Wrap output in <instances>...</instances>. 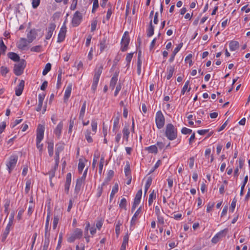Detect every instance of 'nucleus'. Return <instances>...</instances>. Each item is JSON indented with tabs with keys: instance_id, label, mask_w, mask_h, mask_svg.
<instances>
[{
	"instance_id": "1",
	"label": "nucleus",
	"mask_w": 250,
	"mask_h": 250,
	"mask_svg": "<svg viewBox=\"0 0 250 250\" xmlns=\"http://www.w3.org/2000/svg\"><path fill=\"white\" fill-rule=\"evenodd\" d=\"M44 129V125H39L37 129L36 146L41 154L43 149V144L41 143L43 139Z\"/></svg>"
},
{
	"instance_id": "2",
	"label": "nucleus",
	"mask_w": 250,
	"mask_h": 250,
	"mask_svg": "<svg viewBox=\"0 0 250 250\" xmlns=\"http://www.w3.org/2000/svg\"><path fill=\"white\" fill-rule=\"evenodd\" d=\"M103 69V66L102 64L97 65L95 68L93 83L91 85V89L94 92H95L97 89V85Z\"/></svg>"
},
{
	"instance_id": "3",
	"label": "nucleus",
	"mask_w": 250,
	"mask_h": 250,
	"mask_svg": "<svg viewBox=\"0 0 250 250\" xmlns=\"http://www.w3.org/2000/svg\"><path fill=\"white\" fill-rule=\"evenodd\" d=\"M165 135L168 139L173 140L177 136V129L172 124H168L166 125Z\"/></svg>"
},
{
	"instance_id": "4",
	"label": "nucleus",
	"mask_w": 250,
	"mask_h": 250,
	"mask_svg": "<svg viewBox=\"0 0 250 250\" xmlns=\"http://www.w3.org/2000/svg\"><path fill=\"white\" fill-rule=\"evenodd\" d=\"M26 66V62L24 60H21L19 63L15 64L14 67V73L17 76L21 75Z\"/></svg>"
},
{
	"instance_id": "5",
	"label": "nucleus",
	"mask_w": 250,
	"mask_h": 250,
	"mask_svg": "<svg viewBox=\"0 0 250 250\" xmlns=\"http://www.w3.org/2000/svg\"><path fill=\"white\" fill-rule=\"evenodd\" d=\"M14 218V213L12 212L10 214L9 218V222L7 225V226L4 230L3 233L1 235V241L4 242L9 233L10 228L11 226L13 225V220Z\"/></svg>"
},
{
	"instance_id": "6",
	"label": "nucleus",
	"mask_w": 250,
	"mask_h": 250,
	"mask_svg": "<svg viewBox=\"0 0 250 250\" xmlns=\"http://www.w3.org/2000/svg\"><path fill=\"white\" fill-rule=\"evenodd\" d=\"M83 233V231L81 229H75L70 236L67 238V242L73 243L75 240L81 239L82 237Z\"/></svg>"
},
{
	"instance_id": "7",
	"label": "nucleus",
	"mask_w": 250,
	"mask_h": 250,
	"mask_svg": "<svg viewBox=\"0 0 250 250\" xmlns=\"http://www.w3.org/2000/svg\"><path fill=\"white\" fill-rule=\"evenodd\" d=\"M165 117L161 111L156 112L155 116V123L157 127L160 129L162 128L165 125Z\"/></svg>"
},
{
	"instance_id": "8",
	"label": "nucleus",
	"mask_w": 250,
	"mask_h": 250,
	"mask_svg": "<svg viewBox=\"0 0 250 250\" xmlns=\"http://www.w3.org/2000/svg\"><path fill=\"white\" fill-rule=\"evenodd\" d=\"M18 156L16 155L11 156L9 158L6 163V167L9 173L11 172L12 170L16 166Z\"/></svg>"
},
{
	"instance_id": "9",
	"label": "nucleus",
	"mask_w": 250,
	"mask_h": 250,
	"mask_svg": "<svg viewBox=\"0 0 250 250\" xmlns=\"http://www.w3.org/2000/svg\"><path fill=\"white\" fill-rule=\"evenodd\" d=\"M82 20V15L78 11H76L74 14L72 20V25L74 27L78 26Z\"/></svg>"
},
{
	"instance_id": "10",
	"label": "nucleus",
	"mask_w": 250,
	"mask_h": 250,
	"mask_svg": "<svg viewBox=\"0 0 250 250\" xmlns=\"http://www.w3.org/2000/svg\"><path fill=\"white\" fill-rule=\"evenodd\" d=\"M142 195V189L139 190L136 194L135 198L134 199L133 204L131 210L132 211L135 209L137 206L140 204L141 197Z\"/></svg>"
},
{
	"instance_id": "11",
	"label": "nucleus",
	"mask_w": 250,
	"mask_h": 250,
	"mask_svg": "<svg viewBox=\"0 0 250 250\" xmlns=\"http://www.w3.org/2000/svg\"><path fill=\"white\" fill-rule=\"evenodd\" d=\"M130 42L129 38L128 36H123L121 41V50L123 52L127 49L128 45Z\"/></svg>"
},
{
	"instance_id": "12",
	"label": "nucleus",
	"mask_w": 250,
	"mask_h": 250,
	"mask_svg": "<svg viewBox=\"0 0 250 250\" xmlns=\"http://www.w3.org/2000/svg\"><path fill=\"white\" fill-rule=\"evenodd\" d=\"M66 32V27L65 25H63L62 26L60 32L59 33L57 39L58 42H62L65 39Z\"/></svg>"
},
{
	"instance_id": "13",
	"label": "nucleus",
	"mask_w": 250,
	"mask_h": 250,
	"mask_svg": "<svg viewBox=\"0 0 250 250\" xmlns=\"http://www.w3.org/2000/svg\"><path fill=\"white\" fill-rule=\"evenodd\" d=\"M56 28V25L54 23H50L47 29V33L45 36L46 40H49L53 35V33Z\"/></svg>"
},
{
	"instance_id": "14",
	"label": "nucleus",
	"mask_w": 250,
	"mask_h": 250,
	"mask_svg": "<svg viewBox=\"0 0 250 250\" xmlns=\"http://www.w3.org/2000/svg\"><path fill=\"white\" fill-rule=\"evenodd\" d=\"M24 87V81L21 80L20 83L15 88V94L17 96L21 95Z\"/></svg>"
},
{
	"instance_id": "15",
	"label": "nucleus",
	"mask_w": 250,
	"mask_h": 250,
	"mask_svg": "<svg viewBox=\"0 0 250 250\" xmlns=\"http://www.w3.org/2000/svg\"><path fill=\"white\" fill-rule=\"evenodd\" d=\"M72 87V83H69L66 87V89H65V92H64V97H63L64 101L65 102L68 100V98L70 97V96L71 95Z\"/></svg>"
},
{
	"instance_id": "16",
	"label": "nucleus",
	"mask_w": 250,
	"mask_h": 250,
	"mask_svg": "<svg viewBox=\"0 0 250 250\" xmlns=\"http://www.w3.org/2000/svg\"><path fill=\"white\" fill-rule=\"evenodd\" d=\"M37 35L36 30L35 29H31L27 35L28 43L32 42L36 39Z\"/></svg>"
},
{
	"instance_id": "17",
	"label": "nucleus",
	"mask_w": 250,
	"mask_h": 250,
	"mask_svg": "<svg viewBox=\"0 0 250 250\" xmlns=\"http://www.w3.org/2000/svg\"><path fill=\"white\" fill-rule=\"evenodd\" d=\"M71 173H68L66 176V181L64 185V190L68 193L69 192V188L71 182Z\"/></svg>"
},
{
	"instance_id": "18",
	"label": "nucleus",
	"mask_w": 250,
	"mask_h": 250,
	"mask_svg": "<svg viewBox=\"0 0 250 250\" xmlns=\"http://www.w3.org/2000/svg\"><path fill=\"white\" fill-rule=\"evenodd\" d=\"M63 127L62 122H60L54 130V133L56 135L58 139L60 138L61 136L62 129Z\"/></svg>"
},
{
	"instance_id": "19",
	"label": "nucleus",
	"mask_w": 250,
	"mask_h": 250,
	"mask_svg": "<svg viewBox=\"0 0 250 250\" xmlns=\"http://www.w3.org/2000/svg\"><path fill=\"white\" fill-rule=\"evenodd\" d=\"M28 40L21 38L17 43V47L20 49H24L28 45Z\"/></svg>"
},
{
	"instance_id": "20",
	"label": "nucleus",
	"mask_w": 250,
	"mask_h": 250,
	"mask_svg": "<svg viewBox=\"0 0 250 250\" xmlns=\"http://www.w3.org/2000/svg\"><path fill=\"white\" fill-rule=\"evenodd\" d=\"M165 212L162 209L160 211H158L155 213V215L157 218L158 223L161 225H164L165 223L164 214Z\"/></svg>"
},
{
	"instance_id": "21",
	"label": "nucleus",
	"mask_w": 250,
	"mask_h": 250,
	"mask_svg": "<svg viewBox=\"0 0 250 250\" xmlns=\"http://www.w3.org/2000/svg\"><path fill=\"white\" fill-rule=\"evenodd\" d=\"M123 134L124 139L126 141H128L129 135L130 134L129 131V125H125L123 129Z\"/></svg>"
},
{
	"instance_id": "22",
	"label": "nucleus",
	"mask_w": 250,
	"mask_h": 250,
	"mask_svg": "<svg viewBox=\"0 0 250 250\" xmlns=\"http://www.w3.org/2000/svg\"><path fill=\"white\" fill-rule=\"evenodd\" d=\"M119 121H120V116L118 115L115 117L113 120V126L112 131L115 133L119 130Z\"/></svg>"
},
{
	"instance_id": "23",
	"label": "nucleus",
	"mask_w": 250,
	"mask_h": 250,
	"mask_svg": "<svg viewBox=\"0 0 250 250\" xmlns=\"http://www.w3.org/2000/svg\"><path fill=\"white\" fill-rule=\"evenodd\" d=\"M86 107V101H85L83 103L82 106L81 107L80 113H79V119L83 121L84 117Z\"/></svg>"
},
{
	"instance_id": "24",
	"label": "nucleus",
	"mask_w": 250,
	"mask_h": 250,
	"mask_svg": "<svg viewBox=\"0 0 250 250\" xmlns=\"http://www.w3.org/2000/svg\"><path fill=\"white\" fill-rule=\"evenodd\" d=\"M8 57L14 62H17L21 61L20 56L16 53L10 52L7 54Z\"/></svg>"
},
{
	"instance_id": "25",
	"label": "nucleus",
	"mask_w": 250,
	"mask_h": 250,
	"mask_svg": "<svg viewBox=\"0 0 250 250\" xmlns=\"http://www.w3.org/2000/svg\"><path fill=\"white\" fill-rule=\"evenodd\" d=\"M141 212V208L140 207L138 208L136 212H135L134 214L132 217V219L130 221V224L131 225H133L135 224L136 221H137L138 217L140 214Z\"/></svg>"
},
{
	"instance_id": "26",
	"label": "nucleus",
	"mask_w": 250,
	"mask_h": 250,
	"mask_svg": "<svg viewBox=\"0 0 250 250\" xmlns=\"http://www.w3.org/2000/svg\"><path fill=\"white\" fill-rule=\"evenodd\" d=\"M118 74H114L112 77L111 79L110 82V84H109V87L112 89L113 90L115 88V86L117 83V81H118Z\"/></svg>"
},
{
	"instance_id": "27",
	"label": "nucleus",
	"mask_w": 250,
	"mask_h": 250,
	"mask_svg": "<svg viewBox=\"0 0 250 250\" xmlns=\"http://www.w3.org/2000/svg\"><path fill=\"white\" fill-rule=\"evenodd\" d=\"M239 46V42L237 41H232L229 43V49L231 51L236 50Z\"/></svg>"
},
{
	"instance_id": "28",
	"label": "nucleus",
	"mask_w": 250,
	"mask_h": 250,
	"mask_svg": "<svg viewBox=\"0 0 250 250\" xmlns=\"http://www.w3.org/2000/svg\"><path fill=\"white\" fill-rule=\"evenodd\" d=\"M154 27L152 25V20H150V21L149 22V25L147 29V36L148 37H151L154 34Z\"/></svg>"
},
{
	"instance_id": "29",
	"label": "nucleus",
	"mask_w": 250,
	"mask_h": 250,
	"mask_svg": "<svg viewBox=\"0 0 250 250\" xmlns=\"http://www.w3.org/2000/svg\"><path fill=\"white\" fill-rule=\"evenodd\" d=\"M174 71V66L173 65H169L167 67V75L166 78L167 80H169L173 76Z\"/></svg>"
},
{
	"instance_id": "30",
	"label": "nucleus",
	"mask_w": 250,
	"mask_h": 250,
	"mask_svg": "<svg viewBox=\"0 0 250 250\" xmlns=\"http://www.w3.org/2000/svg\"><path fill=\"white\" fill-rule=\"evenodd\" d=\"M47 144L48 154L50 157H52L54 153V143L53 141H50L48 142Z\"/></svg>"
},
{
	"instance_id": "31",
	"label": "nucleus",
	"mask_w": 250,
	"mask_h": 250,
	"mask_svg": "<svg viewBox=\"0 0 250 250\" xmlns=\"http://www.w3.org/2000/svg\"><path fill=\"white\" fill-rule=\"evenodd\" d=\"M145 149L149 153L157 154L158 152V147L156 145H152L145 148Z\"/></svg>"
},
{
	"instance_id": "32",
	"label": "nucleus",
	"mask_w": 250,
	"mask_h": 250,
	"mask_svg": "<svg viewBox=\"0 0 250 250\" xmlns=\"http://www.w3.org/2000/svg\"><path fill=\"white\" fill-rule=\"evenodd\" d=\"M106 38L104 37L100 41V50L101 52H102L106 47Z\"/></svg>"
},
{
	"instance_id": "33",
	"label": "nucleus",
	"mask_w": 250,
	"mask_h": 250,
	"mask_svg": "<svg viewBox=\"0 0 250 250\" xmlns=\"http://www.w3.org/2000/svg\"><path fill=\"white\" fill-rule=\"evenodd\" d=\"M224 230H222L217 234H216L211 239V242L214 244H216L219 241L222 235Z\"/></svg>"
},
{
	"instance_id": "34",
	"label": "nucleus",
	"mask_w": 250,
	"mask_h": 250,
	"mask_svg": "<svg viewBox=\"0 0 250 250\" xmlns=\"http://www.w3.org/2000/svg\"><path fill=\"white\" fill-rule=\"evenodd\" d=\"M118 188H119V187H118V184L115 183L114 186L112 188V191L110 193V201H111L113 199L115 194L118 192Z\"/></svg>"
},
{
	"instance_id": "35",
	"label": "nucleus",
	"mask_w": 250,
	"mask_h": 250,
	"mask_svg": "<svg viewBox=\"0 0 250 250\" xmlns=\"http://www.w3.org/2000/svg\"><path fill=\"white\" fill-rule=\"evenodd\" d=\"M91 131L89 129H87L84 133L85 139L87 141L88 143H92L93 140L91 136Z\"/></svg>"
},
{
	"instance_id": "36",
	"label": "nucleus",
	"mask_w": 250,
	"mask_h": 250,
	"mask_svg": "<svg viewBox=\"0 0 250 250\" xmlns=\"http://www.w3.org/2000/svg\"><path fill=\"white\" fill-rule=\"evenodd\" d=\"M124 171L125 176L127 177H130L131 176V171L129 162L126 163L124 168Z\"/></svg>"
},
{
	"instance_id": "37",
	"label": "nucleus",
	"mask_w": 250,
	"mask_h": 250,
	"mask_svg": "<svg viewBox=\"0 0 250 250\" xmlns=\"http://www.w3.org/2000/svg\"><path fill=\"white\" fill-rule=\"evenodd\" d=\"M156 198V193H155L154 190L149 194L148 203L149 206H151L153 200Z\"/></svg>"
},
{
	"instance_id": "38",
	"label": "nucleus",
	"mask_w": 250,
	"mask_h": 250,
	"mask_svg": "<svg viewBox=\"0 0 250 250\" xmlns=\"http://www.w3.org/2000/svg\"><path fill=\"white\" fill-rule=\"evenodd\" d=\"M128 236L127 235H125L123 238V241L121 246L120 250H125L126 246L128 244Z\"/></svg>"
},
{
	"instance_id": "39",
	"label": "nucleus",
	"mask_w": 250,
	"mask_h": 250,
	"mask_svg": "<svg viewBox=\"0 0 250 250\" xmlns=\"http://www.w3.org/2000/svg\"><path fill=\"white\" fill-rule=\"evenodd\" d=\"M62 70L61 69H60L59 70V74L58 75L57 78V88L59 89L62 84Z\"/></svg>"
},
{
	"instance_id": "40",
	"label": "nucleus",
	"mask_w": 250,
	"mask_h": 250,
	"mask_svg": "<svg viewBox=\"0 0 250 250\" xmlns=\"http://www.w3.org/2000/svg\"><path fill=\"white\" fill-rule=\"evenodd\" d=\"M99 7V1L98 0H93V5L91 12L92 13H95L97 11V9Z\"/></svg>"
},
{
	"instance_id": "41",
	"label": "nucleus",
	"mask_w": 250,
	"mask_h": 250,
	"mask_svg": "<svg viewBox=\"0 0 250 250\" xmlns=\"http://www.w3.org/2000/svg\"><path fill=\"white\" fill-rule=\"evenodd\" d=\"M51 64L50 63H47L46 64L45 67L42 71V75L43 76L46 75L51 70Z\"/></svg>"
},
{
	"instance_id": "42",
	"label": "nucleus",
	"mask_w": 250,
	"mask_h": 250,
	"mask_svg": "<svg viewBox=\"0 0 250 250\" xmlns=\"http://www.w3.org/2000/svg\"><path fill=\"white\" fill-rule=\"evenodd\" d=\"M91 127L93 134H95L97 130V122L96 120H92L91 121Z\"/></svg>"
},
{
	"instance_id": "43",
	"label": "nucleus",
	"mask_w": 250,
	"mask_h": 250,
	"mask_svg": "<svg viewBox=\"0 0 250 250\" xmlns=\"http://www.w3.org/2000/svg\"><path fill=\"white\" fill-rule=\"evenodd\" d=\"M152 183V179L151 177L148 178L147 179V181L145 184V194H146V193L147 191V190L149 188L150 186H151Z\"/></svg>"
},
{
	"instance_id": "44",
	"label": "nucleus",
	"mask_w": 250,
	"mask_h": 250,
	"mask_svg": "<svg viewBox=\"0 0 250 250\" xmlns=\"http://www.w3.org/2000/svg\"><path fill=\"white\" fill-rule=\"evenodd\" d=\"M84 181V180L81 177L77 179L75 187L76 189H80Z\"/></svg>"
},
{
	"instance_id": "45",
	"label": "nucleus",
	"mask_w": 250,
	"mask_h": 250,
	"mask_svg": "<svg viewBox=\"0 0 250 250\" xmlns=\"http://www.w3.org/2000/svg\"><path fill=\"white\" fill-rule=\"evenodd\" d=\"M119 207L120 208H123L126 210V200L125 198H123L120 201L119 204Z\"/></svg>"
},
{
	"instance_id": "46",
	"label": "nucleus",
	"mask_w": 250,
	"mask_h": 250,
	"mask_svg": "<svg viewBox=\"0 0 250 250\" xmlns=\"http://www.w3.org/2000/svg\"><path fill=\"white\" fill-rule=\"evenodd\" d=\"M50 229H51V227L45 226L44 238H46V239H49L50 238Z\"/></svg>"
},
{
	"instance_id": "47",
	"label": "nucleus",
	"mask_w": 250,
	"mask_h": 250,
	"mask_svg": "<svg viewBox=\"0 0 250 250\" xmlns=\"http://www.w3.org/2000/svg\"><path fill=\"white\" fill-rule=\"evenodd\" d=\"M104 157H102L100 159V162L99 166V172L101 174L102 172L104 164Z\"/></svg>"
},
{
	"instance_id": "48",
	"label": "nucleus",
	"mask_w": 250,
	"mask_h": 250,
	"mask_svg": "<svg viewBox=\"0 0 250 250\" xmlns=\"http://www.w3.org/2000/svg\"><path fill=\"white\" fill-rule=\"evenodd\" d=\"M122 225V222L119 220L117 222L115 227V232L117 235H118L120 233V227Z\"/></svg>"
},
{
	"instance_id": "49",
	"label": "nucleus",
	"mask_w": 250,
	"mask_h": 250,
	"mask_svg": "<svg viewBox=\"0 0 250 250\" xmlns=\"http://www.w3.org/2000/svg\"><path fill=\"white\" fill-rule=\"evenodd\" d=\"M59 220V217L58 215H55L53 218V229H55L57 228L58 223Z\"/></svg>"
},
{
	"instance_id": "50",
	"label": "nucleus",
	"mask_w": 250,
	"mask_h": 250,
	"mask_svg": "<svg viewBox=\"0 0 250 250\" xmlns=\"http://www.w3.org/2000/svg\"><path fill=\"white\" fill-rule=\"evenodd\" d=\"M8 72L9 69L7 67L2 66L0 67V74L2 76H5Z\"/></svg>"
},
{
	"instance_id": "51",
	"label": "nucleus",
	"mask_w": 250,
	"mask_h": 250,
	"mask_svg": "<svg viewBox=\"0 0 250 250\" xmlns=\"http://www.w3.org/2000/svg\"><path fill=\"white\" fill-rule=\"evenodd\" d=\"M141 67H142V61L139 58V57H138L137 60V73L139 75H140L141 73Z\"/></svg>"
},
{
	"instance_id": "52",
	"label": "nucleus",
	"mask_w": 250,
	"mask_h": 250,
	"mask_svg": "<svg viewBox=\"0 0 250 250\" xmlns=\"http://www.w3.org/2000/svg\"><path fill=\"white\" fill-rule=\"evenodd\" d=\"M62 237H63L62 233L60 232L59 234L58 243V245H57V246L56 248V250H59L61 247V243L62 242Z\"/></svg>"
},
{
	"instance_id": "53",
	"label": "nucleus",
	"mask_w": 250,
	"mask_h": 250,
	"mask_svg": "<svg viewBox=\"0 0 250 250\" xmlns=\"http://www.w3.org/2000/svg\"><path fill=\"white\" fill-rule=\"evenodd\" d=\"M50 243L49 239L44 238L42 250H47Z\"/></svg>"
},
{
	"instance_id": "54",
	"label": "nucleus",
	"mask_w": 250,
	"mask_h": 250,
	"mask_svg": "<svg viewBox=\"0 0 250 250\" xmlns=\"http://www.w3.org/2000/svg\"><path fill=\"white\" fill-rule=\"evenodd\" d=\"M114 171L112 170H109L108 171L107 177L106 178V181H107V182L110 181L111 179L112 178V177L114 175Z\"/></svg>"
},
{
	"instance_id": "55",
	"label": "nucleus",
	"mask_w": 250,
	"mask_h": 250,
	"mask_svg": "<svg viewBox=\"0 0 250 250\" xmlns=\"http://www.w3.org/2000/svg\"><path fill=\"white\" fill-rule=\"evenodd\" d=\"M84 167H85V165H84V163L83 162H82V161L80 160L79 164H78V170L80 173H81L83 171Z\"/></svg>"
},
{
	"instance_id": "56",
	"label": "nucleus",
	"mask_w": 250,
	"mask_h": 250,
	"mask_svg": "<svg viewBox=\"0 0 250 250\" xmlns=\"http://www.w3.org/2000/svg\"><path fill=\"white\" fill-rule=\"evenodd\" d=\"M31 184V182L30 179H28L26 181V186H25V192H26V193H28V192L30 190Z\"/></svg>"
},
{
	"instance_id": "57",
	"label": "nucleus",
	"mask_w": 250,
	"mask_h": 250,
	"mask_svg": "<svg viewBox=\"0 0 250 250\" xmlns=\"http://www.w3.org/2000/svg\"><path fill=\"white\" fill-rule=\"evenodd\" d=\"M97 21L96 20H93L92 21L91 24V31L94 32L97 27Z\"/></svg>"
},
{
	"instance_id": "58",
	"label": "nucleus",
	"mask_w": 250,
	"mask_h": 250,
	"mask_svg": "<svg viewBox=\"0 0 250 250\" xmlns=\"http://www.w3.org/2000/svg\"><path fill=\"white\" fill-rule=\"evenodd\" d=\"M63 146L61 144H57L56 145V148L55 150V153H58L59 154L60 153V152L63 150Z\"/></svg>"
},
{
	"instance_id": "59",
	"label": "nucleus",
	"mask_w": 250,
	"mask_h": 250,
	"mask_svg": "<svg viewBox=\"0 0 250 250\" xmlns=\"http://www.w3.org/2000/svg\"><path fill=\"white\" fill-rule=\"evenodd\" d=\"M161 161L160 160H158L154 167H152V168L150 170L149 174L152 173L155 169H156L161 165Z\"/></svg>"
},
{
	"instance_id": "60",
	"label": "nucleus",
	"mask_w": 250,
	"mask_h": 250,
	"mask_svg": "<svg viewBox=\"0 0 250 250\" xmlns=\"http://www.w3.org/2000/svg\"><path fill=\"white\" fill-rule=\"evenodd\" d=\"M122 88V84L119 83L116 87V89L114 92V96L116 97Z\"/></svg>"
},
{
	"instance_id": "61",
	"label": "nucleus",
	"mask_w": 250,
	"mask_h": 250,
	"mask_svg": "<svg viewBox=\"0 0 250 250\" xmlns=\"http://www.w3.org/2000/svg\"><path fill=\"white\" fill-rule=\"evenodd\" d=\"M85 227L84 228V235H88V229H90V223L89 222H86Z\"/></svg>"
},
{
	"instance_id": "62",
	"label": "nucleus",
	"mask_w": 250,
	"mask_h": 250,
	"mask_svg": "<svg viewBox=\"0 0 250 250\" xmlns=\"http://www.w3.org/2000/svg\"><path fill=\"white\" fill-rule=\"evenodd\" d=\"M187 89H188V81H187L185 83L183 87V89L181 90V93L180 97H182V96H184L185 95Z\"/></svg>"
},
{
	"instance_id": "63",
	"label": "nucleus",
	"mask_w": 250,
	"mask_h": 250,
	"mask_svg": "<svg viewBox=\"0 0 250 250\" xmlns=\"http://www.w3.org/2000/svg\"><path fill=\"white\" fill-rule=\"evenodd\" d=\"M133 53H128L125 58V61L127 62V64H129L130 62L131 59L133 57Z\"/></svg>"
},
{
	"instance_id": "64",
	"label": "nucleus",
	"mask_w": 250,
	"mask_h": 250,
	"mask_svg": "<svg viewBox=\"0 0 250 250\" xmlns=\"http://www.w3.org/2000/svg\"><path fill=\"white\" fill-rule=\"evenodd\" d=\"M40 0H32V7L34 8H37L40 4Z\"/></svg>"
}]
</instances>
